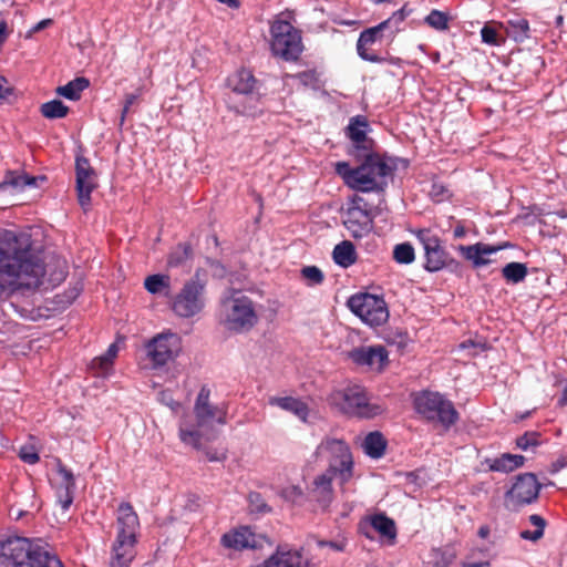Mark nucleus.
Segmentation results:
<instances>
[{
  "label": "nucleus",
  "instance_id": "nucleus-13",
  "mask_svg": "<svg viewBox=\"0 0 567 567\" xmlns=\"http://www.w3.org/2000/svg\"><path fill=\"white\" fill-rule=\"evenodd\" d=\"M416 238L423 246L425 255L424 268L427 271L435 272L446 267L450 262H454V259L442 246L439 236L430 229L417 230Z\"/></svg>",
  "mask_w": 567,
  "mask_h": 567
},
{
  "label": "nucleus",
  "instance_id": "nucleus-48",
  "mask_svg": "<svg viewBox=\"0 0 567 567\" xmlns=\"http://www.w3.org/2000/svg\"><path fill=\"white\" fill-rule=\"evenodd\" d=\"M409 341L410 338L406 331L396 330L386 337V342L389 344H395L400 350L405 349Z\"/></svg>",
  "mask_w": 567,
  "mask_h": 567
},
{
  "label": "nucleus",
  "instance_id": "nucleus-36",
  "mask_svg": "<svg viewBox=\"0 0 567 567\" xmlns=\"http://www.w3.org/2000/svg\"><path fill=\"white\" fill-rule=\"evenodd\" d=\"M528 269L523 262L512 261L502 269V276L508 284H519L527 277Z\"/></svg>",
  "mask_w": 567,
  "mask_h": 567
},
{
  "label": "nucleus",
  "instance_id": "nucleus-37",
  "mask_svg": "<svg viewBox=\"0 0 567 567\" xmlns=\"http://www.w3.org/2000/svg\"><path fill=\"white\" fill-rule=\"evenodd\" d=\"M256 83L257 80L254 76L252 72L243 69L238 71L235 76L233 90L240 94H250L254 91Z\"/></svg>",
  "mask_w": 567,
  "mask_h": 567
},
{
  "label": "nucleus",
  "instance_id": "nucleus-2",
  "mask_svg": "<svg viewBox=\"0 0 567 567\" xmlns=\"http://www.w3.org/2000/svg\"><path fill=\"white\" fill-rule=\"evenodd\" d=\"M359 165L351 167L347 162L336 165L337 173L344 184L353 190L361 193L382 194L389 186L396 169L395 163L388 156L370 152L354 156Z\"/></svg>",
  "mask_w": 567,
  "mask_h": 567
},
{
  "label": "nucleus",
  "instance_id": "nucleus-20",
  "mask_svg": "<svg viewBox=\"0 0 567 567\" xmlns=\"http://www.w3.org/2000/svg\"><path fill=\"white\" fill-rule=\"evenodd\" d=\"M56 473L60 477V482L55 487L58 504L63 511H68L74 498L75 478L72 471L60 460L56 462Z\"/></svg>",
  "mask_w": 567,
  "mask_h": 567
},
{
  "label": "nucleus",
  "instance_id": "nucleus-9",
  "mask_svg": "<svg viewBox=\"0 0 567 567\" xmlns=\"http://www.w3.org/2000/svg\"><path fill=\"white\" fill-rule=\"evenodd\" d=\"M415 411L425 420L441 424L445 430L458 420L454 404L439 392L423 391L414 398Z\"/></svg>",
  "mask_w": 567,
  "mask_h": 567
},
{
  "label": "nucleus",
  "instance_id": "nucleus-31",
  "mask_svg": "<svg viewBox=\"0 0 567 567\" xmlns=\"http://www.w3.org/2000/svg\"><path fill=\"white\" fill-rule=\"evenodd\" d=\"M144 288L152 295L171 296V278L166 275H151L144 280Z\"/></svg>",
  "mask_w": 567,
  "mask_h": 567
},
{
  "label": "nucleus",
  "instance_id": "nucleus-19",
  "mask_svg": "<svg viewBox=\"0 0 567 567\" xmlns=\"http://www.w3.org/2000/svg\"><path fill=\"white\" fill-rule=\"evenodd\" d=\"M384 27L385 24H377L360 33L357 41V52L362 60L372 63L381 62L382 59L371 50V47L384 37Z\"/></svg>",
  "mask_w": 567,
  "mask_h": 567
},
{
  "label": "nucleus",
  "instance_id": "nucleus-18",
  "mask_svg": "<svg viewBox=\"0 0 567 567\" xmlns=\"http://www.w3.org/2000/svg\"><path fill=\"white\" fill-rule=\"evenodd\" d=\"M140 519L137 513L128 502L118 505L116 514V537L137 542Z\"/></svg>",
  "mask_w": 567,
  "mask_h": 567
},
{
  "label": "nucleus",
  "instance_id": "nucleus-16",
  "mask_svg": "<svg viewBox=\"0 0 567 567\" xmlns=\"http://www.w3.org/2000/svg\"><path fill=\"white\" fill-rule=\"evenodd\" d=\"M76 193L80 206L86 210L91 205V194L97 187V175L84 156L75 158Z\"/></svg>",
  "mask_w": 567,
  "mask_h": 567
},
{
  "label": "nucleus",
  "instance_id": "nucleus-47",
  "mask_svg": "<svg viewBox=\"0 0 567 567\" xmlns=\"http://www.w3.org/2000/svg\"><path fill=\"white\" fill-rule=\"evenodd\" d=\"M19 457L27 464H37L40 461V455L33 445H23L19 450Z\"/></svg>",
  "mask_w": 567,
  "mask_h": 567
},
{
  "label": "nucleus",
  "instance_id": "nucleus-53",
  "mask_svg": "<svg viewBox=\"0 0 567 567\" xmlns=\"http://www.w3.org/2000/svg\"><path fill=\"white\" fill-rule=\"evenodd\" d=\"M11 32L12 31L9 30V28H8V23L4 20H1L0 21V48L7 41V39L9 38Z\"/></svg>",
  "mask_w": 567,
  "mask_h": 567
},
{
  "label": "nucleus",
  "instance_id": "nucleus-24",
  "mask_svg": "<svg viewBox=\"0 0 567 567\" xmlns=\"http://www.w3.org/2000/svg\"><path fill=\"white\" fill-rule=\"evenodd\" d=\"M137 542L115 538L111 547L110 567H128L136 556Z\"/></svg>",
  "mask_w": 567,
  "mask_h": 567
},
{
  "label": "nucleus",
  "instance_id": "nucleus-46",
  "mask_svg": "<svg viewBox=\"0 0 567 567\" xmlns=\"http://www.w3.org/2000/svg\"><path fill=\"white\" fill-rule=\"evenodd\" d=\"M113 367V361L105 354L96 357L92 360L91 369L95 371L97 375L107 373Z\"/></svg>",
  "mask_w": 567,
  "mask_h": 567
},
{
  "label": "nucleus",
  "instance_id": "nucleus-27",
  "mask_svg": "<svg viewBox=\"0 0 567 567\" xmlns=\"http://www.w3.org/2000/svg\"><path fill=\"white\" fill-rule=\"evenodd\" d=\"M268 404L278 406L284 411L295 414L302 422H307L309 415V408L307 403L293 396H270Z\"/></svg>",
  "mask_w": 567,
  "mask_h": 567
},
{
  "label": "nucleus",
  "instance_id": "nucleus-14",
  "mask_svg": "<svg viewBox=\"0 0 567 567\" xmlns=\"http://www.w3.org/2000/svg\"><path fill=\"white\" fill-rule=\"evenodd\" d=\"M181 349V339L176 333H159L146 344V355L154 368L163 367L173 360Z\"/></svg>",
  "mask_w": 567,
  "mask_h": 567
},
{
  "label": "nucleus",
  "instance_id": "nucleus-43",
  "mask_svg": "<svg viewBox=\"0 0 567 567\" xmlns=\"http://www.w3.org/2000/svg\"><path fill=\"white\" fill-rule=\"evenodd\" d=\"M301 276L309 286L320 285L324 280L323 272L317 266H306L301 269Z\"/></svg>",
  "mask_w": 567,
  "mask_h": 567
},
{
  "label": "nucleus",
  "instance_id": "nucleus-1",
  "mask_svg": "<svg viewBox=\"0 0 567 567\" xmlns=\"http://www.w3.org/2000/svg\"><path fill=\"white\" fill-rule=\"evenodd\" d=\"M44 275V262L29 234H0V303L17 290L39 288Z\"/></svg>",
  "mask_w": 567,
  "mask_h": 567
},
{
  "label": "nucleus",
  "instance_id": "nucleus-60",
  "mask_svg": "<svg viewBox=\"0 0 567 567\" xmlns=\"http://www.w3.org/2000/svg\"><path fill=\"white\" fill-rule=\"evenodd\" d=\"M117 351H118L117 346L115 343H112V344H110L109 349L106 350V352L104 354L113 361L115 359V357L117 355Z\"/></svg>",
  "mask_w": 567,
  "mask_h": 567
},
{
  "label": "nucleus",
  "instance_id": "nucleus-8",
  "mask_svg": "<svg viewBox=\"0 0 567 567\" xmlns=\"http://www.w3.org/2000/svg\"><path fill=\"white\" fill-rule=\"evenodd\" d=\"M317 454L328 462L326 471L334 473L339 485H344L353 477V457L349 445L343 440L327 437L317 447Z\"/></svg>",
  "mask_w": 567,
  "mask_h": 567
},
{
  "label": "nucleus",
  "instance_id": "nucleus-6",
  "mask_svg": "<svg viewBox=\"0 0 567 567\" xmlns=\"http://www.w3.org/2000/svg\"><path fill=\"white\" fill-rule=\"evenodd\" d=\"M329 402L342 413L359 419H372L383 412L381 405L370 402L367 390L358 384L334 390Z\"/></svg>",
  "mask_w": 567,
  "mask_h": 567
},
{
  "label": "nucleus",
  "instance_id": "nucleus-23",
  "mask_svg": "<svg viewBox=\"0 0 567 567\" xmlns=\"http://www.w3.org/2000/svg\"><path fill=\"white\" fill-rule=\"evenodd\" d=\"M334 476V473L324 471L315 477L309 487L311 498L323 507H327L333 501L332 478Z\"/></svg>",
  "mask_w": 567,
  "mask_h": 567
},
{
  "label": "nucleus",
  "instance_id": "nucleus-59",
  "mask_svg": "<svg viewBox=\"0 0 567 567\" xmlns=\"http://www.w3.org/2000/svg\"><path fill=\"white\" fill-rule=\"evenodd\" d=\"M454 238H463L466 235L465 227L458 223L453 231Z\"/></svg>",
  "mask_w": 567,
  "mask_h": 567
},
{
  "label": "nucleus",
  "instance_id": "nucleus-42",
  "mask_svg": "<svg viewBox=\"0 0 567 567\" xmlns=\"http://www.w3.org/2000/svg\"><path fill=\"white\" fill-rule=\"evenodd\" d=\"M425 23L431 28L444 31L449 29L450 17L447 13L433 9L424 19Z\"/></svg>",
  "mask_w": 567,
  "mask_h": 567
},
{
  "label": "nucleus",
  "instance_id": "nucleus-26",
  "mask_svg": "<svg viewBox=\"0 0 567 567\" xmlns=\"http://www.w3.org/2000/svg\"><path fill=\"white\" fill-rule=\"evenodd\" d=\"M525 463V456L518 454L503 453L496 457H487L482 464L491 472L508 474L522 467Z\"/></svg>",
  "mask_w": 567,
  "mask_h": 567
},
{
  "label": "nucleus",
  "instance_id": "nucleus-10",
  "mask_svg": "<svg viewBox=\"0 0 567 567\" xmlns=\"http://www.w3.org/2000/svg\"><path fill=\"white\" fill-rule=\"evenodd\" d=\"M206 281L199 278V270L187 280L172 299L171 309L179 318H192L205 308Z\"/></svg>",
  "mask_w": 567,
  "mask_h": 567
},
{
  "label": "nucleus",
  "instance_id": "nucleus-40",
  "mask_svg": "<svg viewBox=\"0 0 567 567\" xmlns=\"http://www.w3.org/2000/svg\"><path fill=\"white\" fill-rule=\"evenodd\" d=\"M529 522L533 526L536 527V529L535 530H523V532H520V537L523 539L537 542L538 539H540L544 536L546 520L542 516H539L537 514H533L529 516Z\"/></svg>",
  "mask_w": 567,
  "mask_h": 567
},
{
  "label": "nucleus",
  "instance_id": "nucleus-25",
  "mask_svg": "<svg viewBox=\"0 0 567 567\" xmlns=\"http://www.w3.org/2000/svg\"><path fill=\"white\" fill-rule=\"evenodd\" d=\"M501 249L502 246H492L484 243H476L468 246L460 245L457 247L458 252L463 256V258L472 261L474 268L488 265L491 260L485 258V256L495 254Z\"/></svg>",
  "mask_w": 567,
  "mask_h": 567
},
{
  "label": "nucleus",
  "instance_id": "nucleus-64",
  "mask_svg": "<svg viewBox=\"0 0 567 567\" xmlns=\"http://www.w3.org/2000/svg\"><path fill=\"white\" fill-rule=\"evenodd\" d=\"M130 110H126V107L123 106V110H122V114H121V120H120V124L123 125L124 121H125V117H126V114L128 113Z\"/></svg>",
  "mask_w": 567,
  "mask_h": 567
},
{
  "label": "nucleus",
  "instance_id": "nucleus-41",
  "mask_svg": "<svg viewBox=\"0 0 567 567\" xmlns=\"http://www.w3.org/2000/svg\"><path fill=\"white\" fill-rule=\"evenodd\" d=\"M393 259L402 265L412 264L415 259L413 246L410 243L398 244L393 248Z\"/></svg>",
  "mask_w": 567,
  "mask_h": 567
},
{
  "label": "nucleus",
  "instance_id": "nucleus-54",
  "mask_svg": "<svg viewBox=\"0 0 567 567\" xmlns=\"http://www.w3.org/2000/svg\"><path fill=\"white\" fill-rule=\"evenodd\" d=\"M53 23V20L52 19H44V20H41L40 22H38L32 29H31V32L32 33H35V32H40L41 30L50 27L51 24Z\"/></svg>",
  "mask_w": 567,
  "mask_h": 567
},
{
  "label": "nucleus",
  "instance_id": "nucleus-7",
  "mask_svg": "<svg viewBox=\"0 0 567 567\" xmlns=\"http://www.w3.org/2000/svg\"><path fill=\"white\" fill-rule=\"evenodd\" d=\"M221 323L237 333L249 331L258 322L254 301L239 292L221 300Z\"/></svg>",
  "mask_w": 567,
  "mask_h": 567
},
{
  "label": "nucleus",
  "instance_id": "nucleus-49",
  "mask_svg": "<svg viewBox=\"0 0 567 567\" xmlns=\"http://www.w3.org/2000/svg\"><path fill=\"white\" fill-rule=\"evenodd\" d=\"M481 37H482V41L489 45L498 47L502 43L499 41L498 33H497L496 29H494L493 27H491L488 24H485L482 28Z\"/></svg>",
  "mask_w": 567,
  "mask_h": 567
},
{
  "label": "nucleus",
  "instance_id": "nucleus-63",
  "mask_svg": "<svg viewBox=\"0 0 567 567\" xmlns=\"http://www.w3.org/2000/svg\"><path fill=\"white\" fill-rule=\"evenodd\" d=\"M559 403L561 405H567V388L564 390L563 395H561V398L559 400Z\"/></svg>",
  "mask_w": 567,
  "mask_h": 567
},
{
  "label": "nucleus",
  "instance_id": "nucleus-51",
  "mask_svg": "<svg viewBox=\"0 0 567 567\" xmlns=\"http://www.w3.org/2000/svg\"><path fill=\"white\" fill-rule=\"evenodd\" d=\"M202 440H203V437L200 439V441ZM198 451H203L207 461H209V462H221V461L226 460L225 453H219L218 451L213 450L210 447H203L202 443H200V449Z\"/></svg>",
  "mask_w": 567,
  "mask_h": 567
},
{
  "label": "nucleus",
  "instance_id": "nucleus-39",
  "mask_svg": "<svg viewBox=\"0 0 567 567\" xmlns=\"http://www.w3.org/2000/svg\"><path fill=\"white\" fill-rule=\"evenodd\" d=\"M193 250L189 244H178L168 255L167 265L169 267L182 266L192 257Z\"/></svg>",
  "mask_w": 567,
  "mask_h": 567
},
{
  "label": "nucleus",
  "instance_id": "nucleus-4",
  "mask_svg": "<svg viewBox=\"0 0 567 567\" xmlns=\"http://www.w3.org/2000/svg\"><path fill=\"white\" fill-rule=\"evenodd\" d=\"M209 398L210 389L207 385H203L194 404L195 424L188 425L184 421L179 426L181 441L196 450L200 449V439L204 437V430L209 429L214 422L221 425L227 422V409L213 404Z\"/></svg>",
  "mask_w": 567,
  "mask_h": 567
},
{
  "label": "nucleus",
  "instance_id": "nucleus-57",
  "mask_svg": "<svg viewBox=\"0 0 567 567\" xmlns=\"http://www.w3.org/2000/svg\"><path fill=\"white\" fill-rule=\"evenodd\" d=\"M567 466V455L565 457H561L557 460L555 463H553V472H558L559 470Z\"/></svg>",
  "mask_w": 567,
  "mask_h": 567
},
{
  "label": "nucleus",
  "instance_id": "nucleus-45",
  "mask_svg": "<svg viewBox=\"0 0 567 567\" xmlns=\"http://www.w3.org/2000/svg\"><path fill=\"white\" fill-rule=\"evenodd\" d=\"M113 367V361L105 354L96 357L92 360L91 369L95 371L97 375L107 373Z\"/></svg>",
  "mask_w": 567,
  "mask_h": 567
},
{
  "label": "nucleus",
  "instance_id": "nucleus-38",
  "mask_svg": "<svg viewBox=\"0 0 567 567\" xmlns=\"http://www.w3.org/2000/svg\"><path fill=\"white\" fill-rule=\"evenodd\" d=\"M42 116L49 120L63 118L69 114V106L60 100H52L41 105Z\"/></svg>",
  "mask_w": 567,
  "mask_h": 567
},
{
  "label": "nucleus",
  "instance_id": "nucleus-44",
  "mask_svg": "<svg viewBox=\"0 0 567 567\" xmlns=\"http://www.w3.org/2000/svg\"><path fill=\"white\" fill-rule=\"evenodd\" d=\"M540 434L535 431L525 432L523 435L516 439V445L520 450H528L529 447L537 446L539 444Z\"/></svg>",
  "mask_w": 567,
  "mask_h": 567
},
{
  "label": "nucleus",
  "instance_id": "nucleus-32",
  "mask_svg": "<svg viewBox=\"0 0 567 567\" xmlns=\"http://www.w3.org/2000/svg\"><path fill=\"white\" fill-rule=\"evenodd\" d=\"M89 85L90 81L86 78L79 76L68 82L65 85L59 86L56 94L71 101H78L81 99V93L87 89Z\"/></svg>",
  "mask_w": 567,
  "mask_h": 567
},
{
  "label": "nucleus",
  "instance_id": "nucleus-55",
  "mask_svg": "<svg viewBox=\"0 0 567 567\" xmlns=\"http://www.w3.org/2000/svg\"><path fill=\"white\" fill-rule=\"evenodd\" d=\"M168 393L163 391L161 393L162 401L165 402L172 410H175L179 406V403L174 401L172 398H167Z\"/></svg>",
  "mask_w": 567,
  "mask_h": 567
},
{
  "label": "nucleus",
  "instance_id": "nucleus-35",
  "mask_svg": "<svg viewBox=\"0 0 567 567\" xmlns=\"http://www.w3.org/2000/svg\"><path fill=\"white\" fill-rule=\"evenodd\" d=\"M529 22L525 18L509 19L506 22V33L516 42H524L530 34Z\"/></svg>",
  "mask_w": 567,
  "mask_h": 567
},
{
  "label": "nucleus",
  "instance_id": "nucleus-5",
  "mask_svg": "<svg viewBox=\"0 0 567 567\" xmlns=\"http://www.w3.org/2000/svg\"><path fill=\"white\" fill-rule=\"evenodd\" d=\"M269 48L275 58L285 62L299 61L303 52L301 31L291 22L277 17L269 28Z\"/></svg>",
  "mask_w": 567,
  "mask_h": 567
},
{
  "label": "nucleus",
  "instance_id": "nucleus-56",
  "mask_svg": "<svg viewBox=\"0 0 567 567\" xmlns=\"http://www.w3.org/2000/svg\"><path fill=\"white\" fill-rule=\"evenodd\" d=\"M296 76L306 84V83H308V81H311L315 79V72L313 71H305V72L298 73Z\"/></svg>",
  "mask_w": 567,
  "mask_h": 567
},
{
  "label": "nucleus",
  "instance_id": "nucleus-33",
  "mask_svg": "<svg viewBox=\"0 0 567 567\" xmlns=\"http://www.w3.org/2000/svg\"><path fill=\"white\" fill-rule=\"evenodd\" d=\"M412 13V9H409L404 4L401 9L392 13L390 18L380 22L379 24H385L384 31L388 32L386 37L392 41L395 35L401 31V24Z\"/></svg>",
  "mask_w": 567,
  "mask_h": 567
},
{
  "label": "nucleus",
  "instance_id": "nucleus-58",
  "mask_svg": "<svg viewBox=\"0 0 567 567\" xmlns=\"http://www.w3.org/2000/svg\"><path fill=\"white\" fill-rule=\"evenodd\" d=\"M137 97L138 96L134 93L126 94L124 107H126V110H130V107L136 102Z\"/></svg>",
  "mask_w": 567,
  "mask_h": 567
},
{
  "label": "nucleus",
  "instance_id": "nucleus-17",
  "mask_svg": "<svg viewBox=\"0 0 567 567\" xmlns=\"http://www.w3.org/2000/svg\"><path fill=\"white\" fill-rule=\"evenodd\" d=\"M369 123L362 115H357L350 120L347 126V136L352 142V147L349 151L351 156L373 152L374 141L367 136V128Z\"/></svg>",
  "mask_w": 567,
  "mask_h": 567
},
{
  "label": "nucleus",
  "instance_id": "nucleus-34",
  "mask_svg": "<svg viewBox=\"0 0 567 567\" xmlns=\"http://www.w3.org/2000/svg\"><path fill=\"white\" fill-rule=\"evenodd\" d=\"M385 447L386 441L378 431L369 433L363 441L365 454L373 458L381 457L385 452Z\"/></svg>",
  "mask_w": 567,
  "mask_h": 567
},
{
  "label": "nucleus",
  "instance_id": "nucleus-12",
  "mask_svg": "<svg viewBox=\"0 0 567 567\" xmlns=\"http://www.w3.org/2000/svg\"><path fill=\"white\" fill-rule=\"evenodd\" d=\"M542 484L534 473H523L515 477L512 487L505 493V505L517 511L537 501Z\"/></svg>",
  "mask_w": 567,
  "mask_h": 567
},
{
  "label": "nucleus",
  "instance_id": "nucleus-61",
  "mask_svg": "<svg viewBox=\"0 0 567 567\" xmlns=\"http://www.w3.org/2000/svg\"><path fill=\"white\" fill-rule=\"evenodd\" d=\"M238 114H241V115H246V116H257L259 114H261V111L260 110H250V109H247V107H244L243 111H236Z\"/></svg>",
  "mask_w": 567,
  "mask_h": 567
},
{
  "label": "nucleus",
  "instance_id": "nucleus-50",
  "mask_svg": "<svg viewBox=\"0 0 567 567\" xmlns=\"http://www.w3.org/2000/svg\"><path fill=\"white\" fill-rule=\"evenodd\" d=\"M13 94V87L10 85L7 78L0 74V104L7 102Z\"/></svg>",
  "mask_w": 567,
  "mask_h": 567
},
{
  "label": "nucleus",
  "instance_id": "nucleus-11",
  "mask_svg": "<svg viewBox=\"0 0 567 567\" xmlns=\"http://www.w3.org/2000/svg\"><path fill=\"white\" fill-rule=\"evenodd\" d=\"M348 307L363 322L379 327L389 319V309L383 297L371 293H357L349 298Z\"/></svg>",
  "mask_w": 567,
  "mask_h": 567
},
{
  "label": "nucleus",
  "instance_id": "nucleus-30",
  "mask_svg": "<svg viewBox=\"0 0 567 567\" xmlns=\"http://www.w3.org/2000/svg\"><path fill=\"white\" fill-rule=\"evenodd\" d=\"M332 258L338 266L349 268L357 262L354 245L349 240L341 241L333 248Z\"/></svg>",
  "mask_w": 567,
  "mask_h": 567
},
{
  "label": "nucleus",
  "instance_id": "nucleus-21",
  "mask_svg": "<svg viewBox=\"0 0 567 567\" xmlns=\"http://www.w3.org/2000/svg\"><path fill=\"white\" fill-rule=\"evenodd\" d=\"M261 536H257L248 526L226 533L221 536L220 543L224 547L243 550L246 548L259 547Z\"/></svg>",
  "mask_w": 567,
  "mask_h": 567
},
{
  "label": "nucleus",
  "instance_id": "nucleus-28",
  "mask_svg": "<svg viewBox=\"0 0 567 567\" xmlns=\"http://www.w3.org/2000/svg\"><path fill=\"white\" fill-rule=\"evenodd\" d=\"M45 179V176H29L24 172L8 171L0 182V190L7 187L23 190L25 187H37L39 181L44 182Z\"/></svg>",
  "mask_w": 567,
  "mask_h": 567
},
{
  "label": "nucleus",
  "instance_id": "nucleus-29",
  "mask_svg": "<svg viewBox=\"0 0 567 567\" xmlns=\"http://www.w3.org/2000/svg\"><path fill=\"white\" fill-rule=\"evenodd\" d=\"M370 525L389 545L395 543L398 535L395 522L384 513L372 515Z\"/></svg>",
  "mask_w": 567,
  "mask_h": 567
},
{
  "label": "nucleus",
  "instance_id": "nucleus-15",
  "mask_svg": "<svg viewBox=\"0 0 567 567\" xmlns=\"http://www.w3.org/2000/svg\"><path fill=\"white\" fill-rule=\"evenodd\" d=\"M347 359L359 368L382 372L389 364V352L383 346H360L347 352Z\"/></svg>",
  "mask_w": 567,
  "mask_h": 567
},
{
  "label": "nucleus",
  "instance_id": "nucleus-22",
  "mask_svg": "<svg viewBox=\"0 0 567 567\" xmlns=\"http://www.w3.org/2000/svg\"><path fill=\"white\" fill-rule=\"evenodd\" d=\"M372 218L369 209L348 207L344 214L343 225L352 237L361 238L371 229Z\"/></svg>",
  "mask_w": 567,
  "mask_h": 567
},
{
  "label": "nucleus",
  "instance_id": "nucleus-62",
  "mask_svg": "<svg viewBox=\"0 0 567 567\" xmlns=\"http://www.w3.org/2000/svg\"><path fill=\"white\" fill-rule=\"evenodd\" d=\"M463 567H491L488 561L464 563Z\"/></svg>",
  "mask_w": 567,
  "mask_h": 567
},
{
  "label": "nucleus",
  "instance_id": "nucleus-52",
  "mask_svg": "<svg viewBox=\"0 0 567 567\" xmlns=\"http://www.w3.org/2000/svg\"><path fill=\"white\" fill-rule=\"evenodd\" d=\"M348 207H359L361 209H369L365 199L357 194L352 196Z\"/></svg>",
  "mask_w": 567,
  "mask_h": 567
},
{
  "label": "nucleus",
  "instance_id": "nucleus-3",
  "mask_svg": "<svg viewBox=\"0 0 567 567\" xmlns=\"http://www.w3.org/2000/svg\"><path fill=\"white\" fill-rule=\"evenodd\" d=\"M0 565L6 567H64L48 543L22 536L0 540Z\"/></svg>",
  "mask_w": 567,
  "mask_h": 567
}]
</instances>
